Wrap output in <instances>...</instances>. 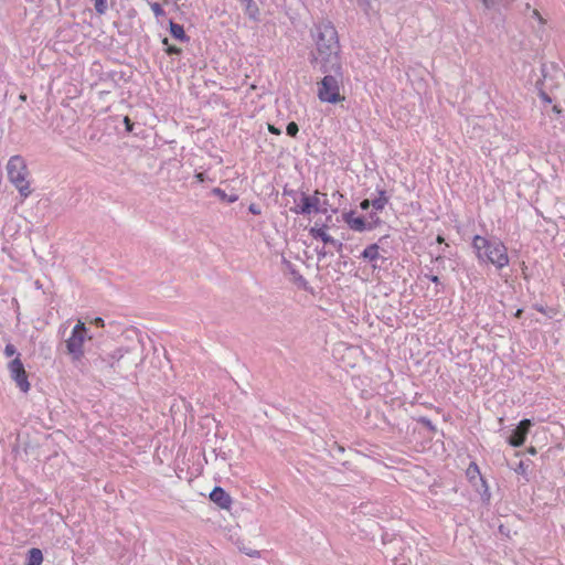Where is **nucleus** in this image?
Instances as JSON below:
<instances>
[{
	"label": "nucleus",
	"mask_w": 565,
	"mask_h": 565,
	"mask_svg": "<svg viewBox=\"0 0 565 565\" xmlns=\"http://www.w3.org/2000/svg\"><path fill=\"white\" fill-rule=\"evenodd\" d=\"M315 51L309 54V63L315 66H328L342 63L338 31L330 20H320L310 29Z\"/></svg>",
	"instance_id": "1"
},
{
	"label": "nucleus",
	"mask_w": 565,
	"mask_h": 565,
	"mask_svg": "<svg viewBox=\"0 0 565 565\" xmlns=\"http://www.w3.org/2000/svg\"><path fill=\"white\" fill-rule=\"evenodd\" d=\"M87 361L89 364L108 377L118 375L119 377H127L138 365V356L132 349L117 348L114 351H106L105 349L97 348L93 350L87 349Z\"/></svg>",
	"instance_id": "2"
},
{
	"label": "nucleus",
	"mask_w": 565,
	"mask_h": 565,
	"mask_svg": "<svg viewBox=\"0 0 565 565\" xmlns=\"http://www.w3.org/2000/svg\"><path fill=\"white\" fill-rule=\"evenodd\" d=\"M472 248L480 264H491L497 270L503 269L510 263L508 248L500 238L475 235Z\"/></svg>",
	"instance_id": "3"
},
{
	"label": "nucleus",
	"mask_w": 565,
	"mask_h": 565,
	"mask_svg": "<svg viewBox=\"0 0 565 565\" xmlns=\"http://www.w3.org/2000/svg\"><path fill=\"white\" fill-rule=\"evenodd\" d=\"M318 67L324 74L321 81L317 83L319 100L328 104H338L344 100L345 97L340 93L344 78L342 63Z\"/></svg>",
	"instance_id": "4"
},
{
	"label": "nucleus",
	"mask_w": 565,
	"mask_h": 565,
	"mask_svg": "<svg viewBox=\"0 0 565 565\" xmlns=\"http://www.w3.org/2000/svg\"><path fill=\"white\" fill-rule=\"evenodd\" d=\"M8 178L17 188L20 195L28 198L31 194L30 183L26 181L28 168L22 157L13 156L7 164Z\"/></svg>",
	"instance_id": "5"
},
{
	"label": "nucleus",
	"mask_w": 565,
	"mask_h": 565,
	"mask_svg": "<svg viewBox=\"0 0 565 565\" xmlns=\"http://www.w3.org/2000/svg\"><path fill=\"white\" fill-rule=\"evenodd\" d=\"M86 338L87 328L79 321L74 326L70 338L65 341L67 353L72 356L73 362H79L84 358L83 347Z\"/></svg>",
	"instance_id": "6"
},
{
	"label": "nucleus",
	"mask_w": 565,
	"mask_h": 565,
	"mask_svg": "<svg viewBox=\"0 0 565 565\" xmlns=\"http://www.w3.org/2000/svg\"><path fill=\"white\" fill-rule=\"evenodd\" d=\"M320 192L316 191L313 195H308L305 192L300 193V204L290 207L295 214L309 215L311 213H327V207H322L319 199Z\"/></svg>",
	"instance_id": "7"
},
{
	"label": "nucleus",
	"mask_w": 565,
	"mask_h": 565,
	"mask_svg": "<svg viewBox=\"0 0 565 565\" xmlns=\"http://www.w3.org/2000/svg\"><path fill=\"white\" fill-rule=\"evenodd\" d=\"M342 218L350 230L360 233L364 231H373L382 224V220L380 217H376V221L374 222H367L364 216H355V212L353 210L344 212L342 214Z\"/></svg>",
	"instance_id": "8"
},
{
	"label": "nucleus",
	"mask_w": 565,
	"mask_h": 565,
	"mask_svg": "<svg viewBox=\"0 0 565 565\" xmlns=\"http://www.w3.org/2000/svg\"><path fill=\"white\" fill-rule=\"evenodd\" d=\"M11 379L15 382L21 392L26 393L30 390V383L20 354L15 356L8 365Z\"/></svg>",
	"instance_id": "9"
},
{
	"label": "nucleus",
	"mask_w": 565,
	"mask_h": 565,
	"mask_svg": "<svg viewBox=\"0 0 565 565\" xmlns=\"http://www.w3.org/2000/svg\"><path fill=\"white\" fill-rule=\"evenodd\" d=\"M532 426L533 423L531 419H522L508 437L507 440L509 445H511L512 447L523 446L526 440V436L530 431V428Z\"/></svg>",
	"instance_id": "10"
},
{
	"label": "nucleus",
	"mask_w": 565,
	"mask_h": 565,
	"mask_svg": "<svg viewBox=\"0 0 565 565\" xmlns=\"http://www.w3.org/2000/svg\"><path fill=\"white\" fill-rule=\"evenodd\" d=\"M327 227L328 226L326 224L321 228H318L317 226L310 227L309 234L315 239H321L324 244L333 245L338 252H341L343 248V243L329 235L326 232Z\"/></svg>",
	"instance_id": "11"
},
{
	"label": "nucleus",
	"mask_w": 565,
	"mask_h": 565,
	"mask_svg": "<svg viewBox=\"0 0 565 565\" xmlns=\"http://www.w3.org/2000/svg\"><path fill=\"white\" fill-rule=\"evenodd\" d=\"M210 500L223 510H230L233 500L231 495L222 488L214 487L209 495Z\"/></svg>",
	"instance_id": "12"
},
{
	"label": "nucleus",
	"mask_w": 565,
	"mask_h": 565,
	"mask_svg": "<svg viewBox=\"0 0 565 565\" xmlns=\"http://www.w3.org/2000/svg\"><path fill=\"white\" fill-rule=\"evenodd\" d=\"M361 258L372 262V268L375 270L379 268L375 263L377 259L385 260L386 258L380 255V246L374 243L366 246L360 255Z\"/></svg>",
	"instance_id": "13"
},
{
	"label": "nucleus",
	"mask_w": 565,
	"mask_h": 565,
	"mask_svg": "<svg viewBox=\"0 0 565 565\" xmlns=\"http://www.w3.org/2000/svg\"><path fill=\"white\" fill-rule=\"evenodd\" d=\"M170 34L181 42H188L190 38L186 35L182 24L175 23L172 20L169 23Z\"/></svg>",
	"instance_id": "14"
},
{
	"label": "nucleus",
	"mask_w": 565,
	"mask_h": 565,
	"mask_svg": "<svg viewBox=\"0 0 565 565\" xmlns=\"http://www.w3.org/2000/svg\"><path fill=\"white\" fill-rule=\"evenodd\" d=\"M245 6V14L253 21L259 20V8L254 0H245L241 2Z\"/></svg>",
	"instance_id": "15"
},
{
	"label": "nucleus",
	"mask_w": 565,
	"mask_h": 565,
	"mask_svg": "<svg viewBox=\"0 0 565 565\" xmlns=\"http://www.w3.org/2000/svg\"><path fill=\"white\" fill-rule=\"evenodd\" d=\"M43 562V553L38 547L28 551L25 565H41Z\"/></svg>",
	"instance_id": "16"
},
{
	"label": "nucleus",
	"mask_w": 565,
	"mask_h": 565,
	"mask_svg": "<svg viewBox=\"0 0 565 565\" xmlns=\"http://www.w3.org/2000/svg\"><path fill=\"white\" fill-rule=\"evenodd\" d=\"M379 196L372 200V207L375 211H382L385 205L388 203L390 198L386 195L385 190L377 189Z\"/></svg>",
	"instance_id": "17"
},
{
	"label": "nucleus",
	"mask_w": 565,
	"mask_h": 565,
	"mask_svg": "<svg viewBox=\"0 0 565 565\" xmlns=\"http://www.w3.org/2000/svg\"><path fill=\"white\" fill-rule=\"evenodd\" d=\"M212 194L217 196L221 201L226 203H234L238 200V195L235 193L227 194L224 190L221 188H214L212 189Z\"/></svg>",
	"instance_id": "18"
},
{
	"label": "nucleus",
	"mask_w": 565,
	"mask_h": 565,
	"mask_svg": "<svg viewBox=\"0 0 565 565\" xmlns=\"http://www.w3.org/2000/svg\"><path fill=\"white\" fill-rule=\"evenodd\" d=\"M466 475L470 482H472L477 478L480 480V477H482L479 467L476 462H470L469 467L467 468Z\"/></svg>",
	"instance_id": "19"
},
{
	"label": "nucleus",
	"mask_w": 565,
	"mask_h": 565,
	"mask_svg": "<svg viewBox=\"0 0 565 565\" xmlns=\"http://www.w3.org/2000/svg\"><path fill=\"white\" fill-rule=\"evenodd\" d=\"M480 487L477 488L478 492L481 494V498L483 501H489L491 493L489 491V486L487 483V480L483 477H480Z\"/></svg>",
	"instance_id": "20"
},
{
	"label": "nucleus",
	"mask_w": 565,
	"mask_h": 565,
	"mask_svg": "<svg viewBox=\"0 0 565 565\" xmlns=\"http://www.w3.org/2000/svg\"><path fill=\"white\" fill-rule=\"evenodd\" d=\"M162 44L166 46L164 51L168 55H180L182 53V49L170 44L168 38L162 40Z\"/></svg>",
	"instance_id": "21"
},
{
	"label": "nucleus",
	"mask_w": 565,
	"mask_h": 565,
	"mask_svg": "<svg viewBox=\"0 0 565 565\" xmlns=\"http://www.w3.org/2000/svg\"><path fill=\"white\" fill-rule=\"evenodd\" d=\"M291 275L294 276L295 282L298 286L307 289L308 281L306 280V278L299 271H297L296 269H292L291 270Z\"/></svg>",
	"instance_id": "22"
},
{
	"label": "nucleus",
	"mask_w": 565,
	"mask_h": 565,
	"mask_svg": "<svg viewBox=\"0 0 565 565\" xmlns=\"http://www.w3.org/2000/svg\"><path fill=\"white\" fill-rule=\"evenodd\" d=\"M417 422L426 427L430 433H436L437 428L428 417L422 416Z\"/></svg>",
	"instance_id": "23"
},
{
	"label": "nucleus",
	"mask_w": 565,
	"mask_h": 565,
	"mask_svg": "<svg viewBox=\"0 0 565 565\" xmlns=\"http://www.w3.org/2000/svg\"><path fill=\"white\" fill-rule=\"evenodd\" d=\"M286 132L288 136L295 138L297 137V134L299 132V127L295 121L288 122L286 127Z\"/></svg>",
	"instance_id": "24"
},
{
	"label": "nucleus",
	"mask_w": 565,
	"mask_h": 565,
	"mask_svg": "<svg viewBox=\"0 0 565 565\" xmlns=\"http://www.w3.org/2000/svg\"><path fill=\"white\" fill-rule=\"evenodd\" d=\"M356 4L365 14H369L372 10V3L370 0H356Z\"/></svg>",
	"instance_id": "25"
},
{
	"label": "nucleus",
	"mask_w": 565,
	"mask_h": 565,
	"mask_svg": "<svg viewBox=\"0 0 565 565\" xmlns=\"http://www.w3.org/2000/svg\"><path fill=\"white\" fill-rule=\"evenodd\" d=\"M95 10L99 14H104L107 10V0H94Z\"/></svg>",
	"instance_id": "26"
},
{
	"label": "nucleus",
	"mask_w": 565,
	"mask_h": 565,
	"mask_svg": "<svg viewBox=\"0 0 565 565\" xmlns=\"http://www.w3.org/2000/svg\"><path fill=\"white\" fill-rule=\"evenodd\" d=\"M527 469H529V463H526L525 461L521 460V461H519V463L515 467L514 471L518 475L526 476L527 475Z\"/></svg>",
	"instance_id": "27"
},
{
	"label": "nucleus",
	"mask_w": 565,
	"mask_h": 565,
	"mask_svg": "<svg viewBox=\"0 0 565 565\" xmlns=\"http://www.w3.org/2000/svg\"><path fill=\"white\" fill-rule=\"evenodd\" d=\"M150 7H151V10L152 12L154 13V15L158 18V17H162L164 15V10L162 9L161 4L158 3V2H153V3H150Z\"/></svg>",
	"instance_id": "28"
},
{
	"label": "nucleus",
	"mask_w": 565,
	"mask_h": 565,
	"mask_svg": "<svg viewBox=\"0 0 565 565\" xmlns=\"http://www.w3.org/2000/svg\"><path fill=\"white\" fill-rule=\"evenodd\" d=\"M17 348L12 343H8L4 348V355L6 356H18Z\"/></svg>",
	"instance_id": "29"
},
{
	"label": "nucleus",
	"mask_w": 565,
	"mask_h": 565,
	"mask_svg": "<svg viewBox=\"0 0 565 565\" xmlns=\"http://www.w3.org/2000/svg\"><path fill=\"white\" fill-rule=\"evenodd\" d=\"M124 124H125L126 131L132 132L135 122L128 116H125Z\"/></svg>",
	"instance_id": "30"
},
{
	"label": "nucleus",
	"mask_w": 565,
	"mask_h": 565,
	"mask_svg": "<svg viewBox=\"0 0 565 565\" xmlns=\"http://www.w3.org/2000/svg\"><path fill=\"white\" fill-rule=\"evenodd\" d=\"M539 96L545 104L552 103V98L550 97V95L542 88H539Z\"/></svg>",
	"instance_id": "31"
},
{
	"label": "nucleus",
	"mask_w": 565,
	"mask_h": 565,
	"mask_svg": "<svg viewBox=\"0 0 565 565\" xmlns=\"http://www.w3.org/2000/svg\"><path fill=\"white\" fill-rule=\"evenodd\" d=\"M282 194L284 195H288V196H291L294 199L295 202H297V199H298V192L296 190H292V189H288V188H284V191H282Z\"/></svg>",
	"instance_id": "32"
},
{
	"label": "nucleus",
	"mask_w": 565,
	"mask_h": 565,
	"mask_svg": "<svg viewBox=\"0 0 565 565\" xmlns=\"http://www.w3.org/2000/svg\"><path fill=\"white\" fill-rule=\"evenodd\" d=\"M486 9L491 10L497 8V0H482Z\"/></svg>",
	"instance_id": "33"
},
{
	"label": "nucleus",
	"mask_w": 565,
	"mask_h": 565,
	"mask_svg": "<svg viewBox=\"0 0 565 565\" xmlns=\"http://www.w3.org/2000/svg\"><path fill=\"white\" fill-rule=\"evenodd\" d=\"M247 556H250V557H259L260 556V553L259 551H256V550H250V548H244L242 550Z\"/></svg>",
	"instance_id": "34"
},
{
	"label": "nucleus",
	"mask_w": 565,
	"mask_h": 565,
	"mask_svg": "<svg viewBox=\"0 0 565 565\" xmlns=\"http://www.w3.org/2000/svg\"><path fill=\"white\" fill-rule=\"evenodd\" d=\"M248 211L254 214V215H259L260 214V207L255 204V203H252L249 206H248Z\"/></svg>",
	"instance_id": "35"
},
{
	"label": "nucleus",
	"mask_w": 565,
	"mask_h": 565,
	"mask_svg": "<svg viewBox=\"0 0 565 565\" xmlns=\"http://www.w3.org/2000/svg\"><path fill=\"white\" fill-rule=\"evenodd\" d=\"M370 206H372V201L367 200V199H364L363 201H361L360 203V207L361 210L363 211H367L370 209Z\"/></svg>",
	"instance_id": "36"
},
{
	"label": "nucleus",
	"mask_w": 565,
	"mask_h": 565,
	"mask_svg": "<svg viewBox=\"0 0 565 565\" xmlns=\"http://www.w3.org/2000/svg\"><path fill=\"white\" fill-rule=\"evenodd\" d=\"M425 277L427 279H429L431 282L436 284V285H439L440 284V279L437 275H428L426 274Z\"/></svg>",
	"instance_id": "37"
},
{
	"label": "nucleus",
	"mask_w": 565,
	"mask_h": 565,
	"mask_svg": "<svg viewBox=\"0 0 565 565\" xmlns=\"http://www.w3.org/2000/svg\"><path fill=\"white\" fill-rule=\"evenodd\" d=\"M268 130L273 135L279 136L281 134V130L274 125H268Z\"/></svg>",
	"instance_id": "38"
},
{
	"label": "nucleus",
	"mask_w": 565,
	"mask_h": 565,
	"mask_svg": "<svg viewBox=\"0 0 565 565\" xmlns=\"http://www.w3.org/2000/svg\"><path fill=\"white\" fill-rule=\"evenodd\" d=\"M316 252H317V255H318L319 259H322V258H324L327 256V252H326L324 247H322L320 249H317Z\"/></svg>",
	"instance_id": "39"
},
{
	"label": "nucleus",
	"mask_w": 565,
	"mask_h": 565,
	"mask_svg": "<svg viewBox=\"0 0 565 565\" xmlns=\"http://www.w3.org/2000/svg\"><path fill=\"white\" fill-rule=\"evenodd\" d=\"M94 323H95L97 327H104V319H103V318H100V317H97V318H95Z\"/></svg>",
	"instance_id": "40"
},
{
	"label": "nucleus",
	"mask_w": 565,
	"mask_h": 565,
	"mask_svg": "<svg viewBox=\"0 0 565 565\" xmlns=\"http://www.w3.org/2000/svg\"><path fill=\"white\" fill-rule=\"evenodd\" d=\"M376 217H379V216L376 215V213H375V212H371V213L369 214V218H370V221H369V222H374V221H376Z\"/></svg>",
	"instance_id": "41"
},
{
	"label": "nucleus",
	"mask_w": 565,
	"mask_h": 565,
	"mask_svg": "<svg viewBox=\"0 0 565 565\" xmlns=\"http://www.w3.org/2000/svg\"><path fill=\"white\" fill-rule=\"evenodd\" d=\"M535 309L541 313H545V309L542 306H535Z\"/></svg>",
	"instance_id": "42"
},
{
	"label": "nucleus",
	"mask_w": 565,
	"mask_h": 565,
	"mask_svg": "<svg viewBox=\"0 0 565 565\" xmlns=\"http://www.w3.org/2000/svg\"><path fill=\"white\" fill-rule=\"evenodd\" d=\"M531 455H535L536 454V449L534 447H531L529 448L527 450Z\"/></svg>",
	"instance_id": "43"
},
{
	"label": "nucleus",
	"mask_w": 565,
	"mask_h": 565,
	"mask_svg": "<svg viewBox=\"0 0 565 565\" xmlns=\"http://www.w3.org/2000/svg\"><path fill=\"white\" fill-rule=\"evenodd\" d=\"M321 205H322V207H327V209H328L329 203H328V201H327V200H324V201H322V202H321Z\"/></svg>",
	"instance_id": "44"
},
{
	"label": "nucleus",
	"mask_w": 565,
	"mask_h": 565,
	"mask_svg": "<svg viewBox=\"0 0 565 565\" xmlns=\"http://www.w3.org/2000/svg\"><path fill=\"white\" fill-rule=\"evenodd\" d=\"M553 110H554L555 113H561V109H559V108H558V106H556V105H554V106H553Z\"/></svg>",
	"instance_id": "45"
},
{
	"label": "nucleus",
	"mask_w": 565,
	"mask_h": 565,
	"mask_svg": "<svg viewBox=\"0 0 565 565\" xmlns=\"http://www.w3.org/2000/svg\"><path fill=\"white\" fill-rule=\"evenodd\" d=\"M196 178H198L200 181H203V173H199V174H196Z\"/></svg>",
	"instance_id": "46"
},
{
	"label": "nucleus",
	"mask_w": 565,
	"mask_h": 565,
	"mask_svg": "<svg viewBox=\"0 0 565 565\" xmlns=\"http://www.w3.org/2000/svg\"><path fill=\"white\" fill-rule=\"evenodd\" d=\"M20 99H21V100H26V95H25V94H21V95H20Z\"/></svg>",
	"instance_id": "47"
},
{
	"label": "nucleus",
	"mask_w": 565,
	"mask_h": 565,
	"mask_svg": "<svg viewBox=\"0 0 565 565\" xmlns=\"http://www.w3.org/2000/svg\"><path fill=\"white\" fill-rule=\"evenodd\" d=\"M437 241H438L439 243H441V242H444V237H443V236H440V235H438Z\"/></svg>",
	"instance_id": "48"
},
{
	"label": "nucleus",
	"mask_w": 565,
	"mask_h": 565,
	"mask_svg": "<svg viewBox=\"0 0 565 565\" xmlns=\"http://www.w3.org/2000/svg\"><path fill=\"white\" fill-rule=\"evenodd\" d=\"M533 14L541 19L540 13L536 10L533 11Z\"/></svg>",
	"instance_id": "49"
},
{
	"label": "nucleus",
	"mask_w": 565,
	"mask_h": 565,
	"mask_svg": "<svg viewBox=\"0 0 565 565\" xmlns=\"http://www.w3.org/2000/svg\"><path fill=\"white\" fill-rule=\"evenodd\" d=\"M239 2H244L245 0H238Z\"/></svg>",
	"instance_id": "50"
}]
</instances>
